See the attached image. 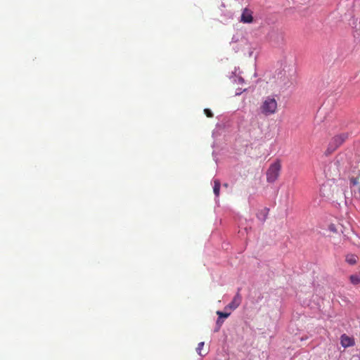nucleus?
<instances>
[{"label":"nucleus","instance_id":"f257e3e1","mask_svg":"<svg viewBox=\"0 0 360 360\" xmlns=\"http://www.w3.org/2000/svg\"><path fill=\"white\" fill-rule=\"evenodd\" d=\"M349 181L352 193L356 198H360V165L352 170Z\"/></svg>","mask_w":360,"mask_h":360},{"label":"nucleus","instance_id":"f03ea898","mask_svg":"<svg viewBox=\"0 0 360 360\" xmlns=\"http://www.w3.org/2000/svg\"><path fill=\"white\" fill-rule=\"evenodd\" d=\"M347 132L341 133L334 136L330 141L328 148L325 152L326 155H329L335 152L343 143L348 139Z\"/></svg>","mask_w":360,"mask_h":360},{"label":"nucleus","instance_id":"7ed1b4c3","mask_svg":"<svg viewBox=\"0 0 360 360\" xmlns=\"http://www.w3.org/2000/svg\"><path fill=\"white\" fill-rule=\"evenodd\" d=\"M277 101L271 96L266 97L260 106L261 112L265 115L274 114L277 110Z\"/></svg>","mask_w":360,"mask_h":360},{"label":"nucleus","instance_id":"20e7f679","mask_svg":"<svg viewBox=\"0 0 360 360\" xmlns=\"http://www.w3.org/2000/svg\"><path fill=\"white\" fill-rule=\"evenodd\" d=\"M281 169V161L277 160L276 162L272 163L266 172V180L269 183H274L276 181L280 175Z\"/></svg>","mask_w":360,"mask_h":360},{"label":"nucleus","instance_id":"39448f33","mask_svg":"<svg viewBox=\"0 0 360 360\" xmlns=\"http://www.w3.org/2000/svg\"><path fill=\"white\" fill-rule=\"evenodd\" d=\"M241 301L242 297L238 290L233 298V300L227 306H226L225 309L234 310L237 309L240 306Z\"/></svg>","mask_w":360,"mask_h":360},{"label":"nucleus","instance_id":"423d86ee","mask_svg":"<svg viewBox=\"0 0 360 360\" xmlns=\"http://www.w3.org/2000/svg\"><path fill=\"white\" fill-rule=\"evenodd\" d=\"M333 191L331 188V186L328 184H324L321 186L320 188V194L323 197L330 198L333 196Z\"/></svg>","mask_w":360,"mask_h":360},{"label":"nucleus","instance_id":"0eeeda50","mask_svg":"<svg viewBox=\"0 0 360 360\" xmlns=\"http://www.w3.org/2000/svg\"><path fill=\"white\" fill-rule=\"evenodd\" d=\"M240 21L243 23H251L253 21L252 12L245 8L241 14Z\"/></svg>","mask_w":360,"mask_h":360},{"label":"nucleus","instance_id":"6e6552de","mask_svg":"<svg viewBox=\"0 0 360 360\" xmlns=\"http://www.w3.org/2000/svg\"><path fill=\"white\" fill-rule=\"evenodd\" d=\"M340 342L342 346L345 348L353 346L354 345V339L347 336L345 334L341 335Z\"/></svg>","mask_w":360,"mask_h":360},{"label":"nucleus","instance_id":"1a4fd4ad","mask_svg":"<svg viewBox=\"0 0 360 360\" xmlns=\"http://www.w3.org/2000/svg\"><path fill=\"white\" fill-rule=\"evenodd\" d=\"M213 192L216 197H219L220 194L221 183L219 179H214L213 181Z\"/></svg>","mask_w":360,"mask_h":360},{"label":"nucleus","instance_id":"9d476101","mask_svg":"<svg viewBox=\"0 0 360 360\" xmlns=\"http://www.w3.org/2000/svg\"><path fill=\"white\" fill-rule=\"evenodd\" d=\"M346 262L351 265H354L357 262V256L354 255H347L346 256Z\"/></svg>","mask_w":360,"mask_h":360},{"label":"nucleus","instance_id":"9b49d317","mask_svg":"<svg viewBox=\"0 0 360 360\" xmlns=\"http://www.w3.org/2000/svg\"><path fill=\"white\" fill-rule=\"evenodd\" d=\"M204 345H205V342H200L198 343V347H196L197 353L201 356H204L207 354V351H205L204 353H202V349L204 347Z\"/></svg>","mask_w":360,"mask_h":360},{"label":"nucleus","instance_id":"f8f14e48","mask_svg":"<svg viewBox=\"0 0 360 360\" xmlns=\"http://www.w3.org/2000/svg\"><path fill=\"white\" fill-rule=\"evenodd\" d=\"M349 280L350 282L354 285L360 284V276L359 275H351L349 276Z\"/></svg>","mask_w":360,"mask_h":360},{"label":"nucleus","instance_id":"ddd939ff","mask_svg":"<svg viewBox=\"0 0 360 360\" xmlns=\"http://www.w3.org/2000/svg\"><path fill=\"white\" fill-rule=\"evenodd\" d=\"M217 314L219 316V318H228L231 314L217 311Z\"/></svg>","mask_w":360,"mask_h":360},{"label":"nucleus","instance_id":"4468645a","mask_svg":"<svg viewBox=\"0 0 360 360\" xmlns=\"http://www.w3.org/2000/svg\"><path fill=\"white\" fill-rule=\"evenodd\" d=\"M204 113L205 114V115L207 117H212L214 116L212 112L208 109V108H205L204 109Z\"/></svg>","mask_w":360,"mask_h":360},{"label":"nucleus","instance_id":"2eb2a0df","mask_svg":"<svg viewBox=\"0 0 360 360\" xmlns=\"http://www.w3.org/2000/svg\"><path fill=\"white\" fill-rule=\"evenodd\" d=\"M267 211H268L267 210H264L262 212V214L264 216L263 220H265V219H266V214H267Z\"/></svg>","mask_w":360,"mask_h":360},{"label":"nucleus","instance_id":"dca6fc26","mask_svg":"<svg viewBox=\"0 0 360 360\" xmlns=\"http://www.w3.org/2000/svg\"><path fill=\"white\" fill-rule=\"evenodd\" d=\"M221 318H219L217 321V325H219V326H221V324L223 323V321H221L220 320Z\"/></svg>","mask_w":360,"mask_h":360},{"label":"nucleus","instance_id":"f3484780","mask_svg":"<svg viewBox=\"0 0 360 360\" xmlns=\"http://www.w3.org/2000/svg\"><path fill=\"white\" fill-rule=\"evenodd\" d=\"M223 186L225 187V188H228L229 187V184L227 183H224L223 184Z\"/></svg>","mask_w":360,"mask_h":360}]
</instances>
